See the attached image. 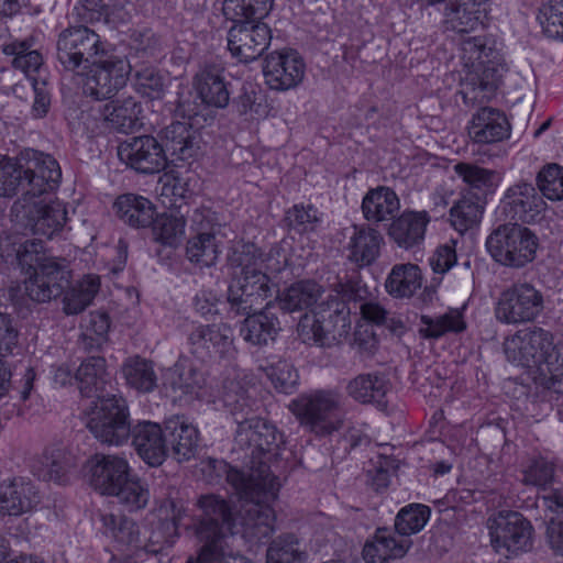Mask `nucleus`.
<instances>
[{
  "instance_id": "1",
  "label": "nucleus",
  "mask_w": 563,
  "mask_h": 563,
  "mask_svg": "<svg viewBox=\"0 0 563 563\" xmlns=\"http://www.w3.org/2000/svg\"><path fill=\"white\" fill-rule=\"evenodd\" d=\"M234 441L240 449L247 451L250 462L245 471L229 467L227 481L242 503L239 517L243 533L262 541L274 531L272 503L276 500L282 484L272 467L280 456L284 435L274 424L252 417L239 422Z\"/></svg>"
},
{
  "instance_id": "2",
  "label": "nucleus",
  "mask_w": 563,
  "mask_h": 563,
  "mask_svg": "<svg viewBox=\"0 0 563 563\" xmlns=\"http://www.w3.org/2000/svg\"><path fill=\"white\" fill-rule=\"evenodd\" d=\"M164 145L154 136L132 137L121 143L118 156L122 163L143 174L159 173L166 167L167 156L175 165L194 159L200 150V134L187 122H173L163 131Z\"/></svg>"
},
{
  "instance_id": "3",
  "label": "nucleus",
  "mask_w": 563,
  "mask_h": 563,
  "mask_svg": "<svg viewBox=\"0 0 563 563\" xmlns=\"http://www.w3.org/2000/svg\"><path fill=\"white\" fill-rule=\"evenodd\" d=\"M460 49L463 65L468 69L461 91L464 102L473 106L488 102L505 70L495 38L487 34L465 36Z\"/></svg>"
},
{
  "instance_id": "4",
  "label": "nucleus",
  "mask_w": 563,
  "mask_h": 563,
  "mask_svg": "<svg viewBox=\"0 0 563 563\" xmlns=\"http://www.w3.org/2000/svg\"><path fill=\"white\" fill-rule=\"evenodd\" d=\"M504 352L511 363L537 367L548 388L563 393V346L554 343L550 331L541 327L518 330L505 340Z\"/></svg>"
},
{
  "instance_id": "5",
  "label": "nucleus",
  "mask_w": 563,
  "mask_h": 563,
  "mask_svg": "<svg viewBox=\"0 0 563 563\" xmlns=\"http://www.w3.org/2000/svg\"><path fill=\"white\" fill-rule=\"evenodd\" d=\"M260 262L254 243L239 244L228 255V266L232 271L228 302L236 316L256 310L257 306L273 296L274 287L268 275L256 267Z\"/></svg>"
},
{
  "instance_id": "6",
  "label": "nucleus",
  "mask_w": 563,
  "mask_h": 563,
  "mask_svg": "<svg viewBox=\"0 0 563 563\" xmlns=\"http://www.w3.org/2000/svg\"><path fill=\"white\" fill-rule=\"evenodd\" d=\"M22 266L34 267L33 274L24 282L25 295L34 302H48L63 295L69 286L71 273L64 258L47 256L43 241L26 240L18 251Z\"/></svg>"
},
{
  "instance_id": "7",
  "label": "nucleus",
  "mask_w": 563,
  "mask_h": 563,
  "mask_svg": "<svg viewBox=\"0 0 563 563\" xmlns=\"http://www.w3.org/2000/svg\"><path fill=\"white\" fill-rule=\"evenodd\" d=\"M340 290L313 310L312 318L305 316L299 323L302 341L320 347H330L340 343L351 330L350 308L346 299H352L353 286L340 284Z\"/></svg>"
},
{
  "instance_id": "8",
  "label": "nucleus",
  "mask_w": 563,
  "mask_h": 563,
  "mask_svg": "<svg viewBox=\"0 0 563 563\" xmlns=\"http://www.w3.org/2000/svg\"><path fill=\"white\" fill-rule=\"evenodd\" d=\"M341 397L331 390H316L291 400L289 410L300 426L317 437L330 435L342 429L344 416Z\"/></svg>"
},
{
  "instance_id": "9",
  "label": "nucleus",
  "mask_w": 563,
  "mask_h": 563,
  "mask_svg": "<svg viewBox=\"0 0 563 563\" xmlns=\"http://www.w3.org/2000/svg\"><path fill=\"white\" fill-rule=\"evenodd\" d=\"M485 245L495 262L521 268L536 258L539 239L527 227L506 223L498 225L487 236Z\"/></svg>"
},
{
  "instance_id": "10",
  "label": "nucleus",
  "mask_w": 563,
  "mask_h": 563,
  "mask_svg": "<svg viewBox=\"0 0 563 563\" xmlns=\"http://www.w3.org/2000/svg\"><path fill=\"white\" fill-rule=\"evenodd\" d=\"M86 413L88 430L101 443L118 446L131 435L129 408L122 397L112 395L92 401Z\"/></svg>"
},
{
  "instance_id": "11",
  "label": "nucleus",
  "mask_w": 563,
  "mask_h": 563,
  "mask_svg": "<svg viewBox=\"0 0 563 563\" xmlns=\"http://www.w3.org/2000/svg\"><path fill=\"white\" fill-rule=\"evenodd\" d=\"M544 310L541 290L527 282L515 283L504 289L495 305L497 321L507 325H519L536 321Z\"/></svg>"
},
{
  "instance_id": "12",
  "label": "nucleus",
  "mask_w": 563,
  "mask_h": 563,
  "mask_svg": "<svg viewBox=\"0 0 563 563\" xmlns=\"http://www.w3.org/2000/svg\"><path fill=\"white\" fill-rule=\"evenodd\" d=\"M104 52L100 36L87 26H70L57 40V60L66 71L84 74Z\"/></svg>"
},
{
  "instance_id": "13",
  "label": "nucleus",
  "mask_w": 563,
  "mask_h": 563,
  "mask_svg": "<svg viewBox=\"0 0 563 563\" xmlns=\"http://www.w3.org/2000/svg\"><path fill=\"white\" fill-rule=\"evenodd\" d=\"M493 548L506 556L518 555L532 548L533 527L520 512L503 510L488 519Z\"/></svg>"
},
{
  "instance_id": "14",
  "label": "nucleus",
  "mask_w": 563,
  "mask_h": 563,
  "mask_svg": "<svg viewBox=\"0 0 563 563\" xmlns=\"http://www.w3.org/2000/svg\"><path fill=\"white\" fill-rule=\"evenodd\" d=\"M88 69L84 81L85 95L95 100H107L126 85L131 65L125 57L104 51Z\"/></svg>"
},
{
  "instance_id": "15",
  "label": "nucleus",
  "mask_w": 563,
  "mask_h": 563,
  "mask_svg": "<svg viewBox=\"0 0 563 563\" xmlns=\"http://www.w3.org/2000/svg\"><path fill=\"white\" fill-rule=\"evenodd\" d=\"M20 164L25 196L37 197L57 188L62 170L53 156L31 150L20 156Z\"/></svg>"
},
{
  "instance_id": "16",
  "label": "nucleus",
  "mask_w": 563,
  "mask_h": 563,
  "mask_svg": "<svg viewBox=\"0 0 563 563\" xmlns=\"http://www.w3.org/2000/svg\"><path fill=\"white\" fill-rule=\"evenodd\" d=\"M228 33V48L241 63L257 59L269 46V27L260 21H233Z\"/></svg>"
},
{
  "instance_id": "17",
  "label": "nucleus",
  "mask_w": 563,
  "mask_h": 563,
  "mask_svg": "<svg viewBox=\"0 0 563 563\" xmlns=\"http://www.w3.org/2000/svg\"><path fill=\"white\" fill-rule=\"evenodd\" d=\"M306 64L295 49L274 51L263 59L266 85L277 91L296 88L303 79Z\"/></svg>"
},
{
  "instance_id": "18",
  "label": "nucleus",
  "mask_w": 563,
  "mask_h": 563,
  "mask_svg": "<svg viewBox=\"0 0 563 563\" xmlns=\"http://www.w3.org/2000/svg\"><path fill=\"white\" fill-rule=\"evenodd\" d=\"M187 342L189 352L205 362L233 351V332L225 323L198 324L189 332Z\"/></svg>"
},
{
  "instance_id": "19",
  "label": "nucleus",
  "mask_w": 563,
  "mask_h": 563,
  "mask_svg": "<svg viewBox=\"0 0 563 563\" xmlns=\"http://www.w3.org/2000/svg\"><path fill=\"white\" fill-rule=\"evenodd\" d=\"M205 385L203 373L187 360H179L163 375V388L174 402H192L202 396Z\"/></svg>"
},
{
  "instance_id": "20",
  "label": "nucleus",
  "mask_w": 563,
  "mask_h": 563,
  "mask_svg": "<svg viewBox=\"0 0 563 563\" xmlns=\"http://www.w3.org/2000/svg\"><path fill=\"white\" fill-rule=\"evenodd\" d=\"M201 510L199 519L194 523L198 540L225 537L232 533L234 519L228 501L216 495H203L197 501Z\"/></svg>"
},
{
  "instance_id": "21",
  "label": "nucleus",
  "mask_w": 563,
  "mask_h": 563,
  "mask_svg": "<svg viewBox=\"0 0 563 563\" xmlns=\"http://www.w3.org/2000/svg\"><path fill=\"white\" fill-rule=\"evenodd\" d=\"M501 205L511 220L526 223L536 221L547 206L533 184L523 180L506 190Z\"/></svg>"
},
{
  "instance_id": "22",
  "label": "nucleus",
  "mask_w": 563,
  "mask_h": 563,
  "mask_svg": "<svg viewBox=\"0 0 563 563\" xmlns=\"http://www.w3.org/2000/svg\"><path fill=\"white\" fill-rule=\"evenodd\" d=\"M91 486L102 495H113L130 475L128 461L114 454H95L87 462Z\"/></svg>"
},
{
  "instance_id": "23",
  "label": "nucleus",
  "mask_w": 563,
  "mask_h": 563,
  "mask_svg": "<svg viewBox=\"0 0 563 563\" xmlns=\"http://www.w3.org/2000/svg\"><path fill=\"white\" fill-rule=\"evenodd\" d=\"M38 503V492L30 478L14 476L0 483V515L18 517Z\"/></svg>"
},
{
  "instance_id": "24",
  "label": "nucleus",
  "mask_w": 563,
  "mask_h": 563,
  "mask_svg": "<svg viewBox=\"0 0 563 563\" xmlns=\"http://www.w3.org/2000/svg\"><path fill=\"white\" fill-rule=\"evenodd\" d=\"M23 205L26 217V227L36 235L52 239L57 235L67 221V211L60 201L49 203L43 200L26 202Z\"/></svg>"
},
{
  "instance_id": "25",
  "label": "nucleus",
  "mask_w": 563,
  "mask_h": 563,
  "mask_svg": "<svg viewBox=\"0 0 563 563\" xmlns=\"http://www.w3.org/2000/svg\"><path fill=\"white\" fill-rule=\"evenodd\" d=\"M468 135L474 143L494 144L510 136L511 125L506 114L493 107H482L468 123Z\"/></svg>"
},
{
  "instance_id": "26",
  "label": "nucleus",
  "mask_w": 563,
  "mask_h": 563,
  "mask_svg": "<svg viewBox=\"0 0 563 563\" xmlns=\"http://www.w3.org/2000/svg\"><path fill=\"white\" fill-rule=\"evenodd\" d=\"M430 221L431 217L426 210H405L393 219L387 235L398 247L412 250L423 243Z\"/></svg>"
},
{
  "instance_id": "27",
  "label": "nucleus",
  "mask_w": 563,
  "mask_h": 563,
  "mask_svg": "<svg viewBox=\"0 0 563 563\" xmlns=\"http://www.w3.org/2000/svg\"><path fill=\"white\" fill-rule=\"evenodd\" d=\"M391 383L386 374L380 372L362 373L346 384L349 397L363 405H375L384 410L387 408V394Z\"/></svg>"
},
{
  "instance_id": "28",
  "label": "nucleus",
  "mask_w": 563,
  "mask_h": 563,
  "mask_svg": "<svg viewBox=\"0 0 563 563\" xmlns=\"http://www.w3.org/2000/svg\"><path fill=\"white\" fill-rule=\"evenodd\" d=\"M488 11V0H449L444 9V25L457 33H468L483 23Z\"/></svg>"
},
{
  "instance_id": "29",
  "label": "nucleus",
  "mask_w": 563,
  "mask_h": 563,
  "mask_svg": "<svg viewBox=\"0 0 563 563\" xmlns=\"http://www.w3.org/2000/svg\"><path fill=\"white\" fill-rule=\"evenodd\" d=\"M132 444L140 457L151 466H159L167 456L163 430L158 423L139 422L131 429Z\"/></svg>"
},
{
  "instance_id": "30",
  "label": "nucleus",
  "mask_w": 563,
  "mask_h": 563,
  "mask_svg": "<svg viewBox=\"0 0 563 563\" xmlns=\"http://www.w3.org/2000/svg\"><path fill=\"white\" fill-rule=\"evenodd\" d=\"M223 70L216 65H207L194 77V87L201 102L208 107L223 109L229 104L230 91Z\"/></svg>"
},
{
  "instance_id": "31",
  "label": "nucleus",
  "mask_w": 563,
  "mask_h": 563,
  "mask_svg": "<svg viewBox=\"0 0 563 563\" xmlns=\"http://www.w3.org/2000/svg\"><path fill=\"white\" fill-rule=\"evenodd\" d=\"M384 245L382 233L367 225H353L345 245L347 258L358 266L373 264L380 254Z\"/></svg>"
},
{
  "instance_id": "32",
  "label": "nucleus",
  "mask_w": 563,
  "mask_h": 563,
  "mask_svg": "<svg viewBox=\"0 0 563 563\" xmlns=\"http://www.w3.org/2000/svg\"><path fill=\"white\" fill-rule=\"evenodd\" d=\"M165 430L170 437L173 453L181 461L190 460L198 446L199 432L185 416H173L165 420Z\"/></svg>"
},
{
  "instance_id": "33",
  "label": "nucleus",
  "mask_w": 563,
  "mask_h": 563,
  "mask_svg": "<svg viewBox=\"0 0 563 563\" xmlns=\"http://www.w3.org/2000/svg\"><path fill=\"white\" fill-rule=\"evenodd\" d=\"M410 544L406 538L396 537L387 529H378L373 540L365 543L363 558L367 563H384L404 556Z\"/></svg>"
},
{
  "instance_id": "34",
  "label": "nucleus",
  "mask_w": 563,
  "mask_h": 563,
  "mask_svg": "<svg viewBox=\"0 0 563 563\" xmlns=\"http://www.w3.org/2000/svg\"><path fill=\"white\" fill-rule=\"evenodd\" d=\"M75 382L84 397L102 399L100 394L108 382L107 362L102 356L85 358L75 372Z\"/></svg>"
},
{
  "instance_id": "35",
  "label": "nucleus",
  "mask_w": 563,
  "mask_h": 563,
  "mask_svg": "<svg viewBox=\"0 0 563 563\" xmlns=\"http://www.w3.org/2000/svg\"><path fill=\"white\" fill-rule=\"evenodd\" d=\"M466 329V322L462 310L448 309L443 314H421L418 334L424 340H439L449 333H461Z\"/></svg>"
},
{
  "instance_id": "36",
  "label": "nucleus",
  "mask_w": 563,
  "mask_h": 563,
  "mask_svg": "<svg viewBox=\"0 0 563 563\" xmlns=\"http://www.w3.org/2000/svg\"><path fill=\"white\" fill-rule=\"evenodd\" d=\"M113 208L117 216L132 228H146L153 223L155 207L143 196L121 195L117 198Z\"/></svg>"
},
{
  "instance_id": "37",
  "label": "nucleus",
  "mask_w": 563,
  "mask_h": 563,
  "mask_svg": "<svg viewBox=\"0 0 563 563\" xmlns=\"http://www.w3.org/2000/svg\"><path fill=\"white\" fill-rule=\"evenodd\" d=\"M245 314L246 318L240 332L246 342L253 345H266L269 341L275 340L279 330V321L274 313L265 308L264 310L257 311L256 309Z\"/></svg>"
},
{
  "instance_id": "38",
  "label": "nucleus",
  "mask_w": 563,
  "mask_h": 563,
  "mask_svg": "<svg viewBox=\"0 0 563 563\" xmlns=\"http://www.w3.org/2000/svg\"><path fill=\"white\" fill-rule=\"evenodd\" d=\"M399 208L398 196L393 189L385 186L368 190L362 201L364 218L375 223L394 219V214Z\"/></svg>"
},
{
  "instance_id": "39",
  "label": "nucleus",
  "mask_w": 563,
  "mask_h": 563,
  "mask_svg": "<svg viewBox=\"0 0 563 563\" xmlns=\"http://www.w3.org/2000/svg\"><path fill=\"white\" fill-rule=\"evenodd\" d=\"M186 515L181 500L163 498L155 501V506L147 515V522L161 533L163 540L174 536Z\"/></svg>"
},
{
  "instance_id": "40",
  "label": "nucleus",
  "mask_w": 563,
  "mask_h": 563,
  "mask_svg": "<svg viewBox=\"0 0 563 563\" xmlns=\"http://www.w3.org/2000/svg\"><path fill=\"white\" fill-rule=\"evenodd\" d=\"M422 273L418 265L401 263L393 266L385 288L394 298H410L422 286Z\"/></svg>"
},
{
  "instance_id": "41",
  "label": "nucleus",
  "mask_w": 563,
  "mask_h": 563,
  "mask_svg": "<svg viewBox=\"0 0 563 563\" xmlns=\"http://www.w3.org/2000/svg\"><path fill=\"white\" fill-rule=\"evenodd\" d=\"M453 170L467 186L468 195L475 191L473 198L478 196L482 199L483 196L493 192L500 183V176L496 170L472 163H457L453 166Z\"/></svg>"
},
{
  "instance_id": "42",
  "label": "nucleus",
  "mask_w": 563,
  "mask_h": 563,
  "mask_svg": "<svg viewBox=\"0 0 563 563\" xmlns=\"http://www.w3.org/2000/svg\"><path fill=\"white\" fill-rule=\"evenodd\" d=\"M141 104L132 97L104 104L101 115L108 125L122 133L132 132L139 122Z\"/></svg>"
},
{
  "instance_id": "43",
  "label": "nucleus",
  "mask_w": 563,
  "mask_h": 563,
  "mask_svg": "<svg viewBox=\"0 0 563 563\" xmlns=\"http://www.w3.org/2000/svg\"><path fill=\"white\" fill-rule=\"evenodd\" d=\"M126 385L139 393H152L157 386L153 363L140 356L128 358L122 365Z\"/></svg>"
},
{
  "instance_id": "44",
  "label": "nucleus",
  "mask_w": 563,
  "mask_h": 563,
  "mask_svg": "<svg viewBox=\"0 0 563 563\" xmlns=\"http://www.w3.org/2000/svg\"><path fill=\"white\" fill-rule=\"evenodd\" d=\"M100 287V278L96 275L85 276L77 285L64 290L63 310L66 314H78L92 301Z\"/></svg>"
},
{
  "instance_id": "45",
  "label": "nucleus",
  "mask_w": 563,
  "mask_h": 563,
  "mask_svg": "<svg viewBox=\"0 0 563 563\" xmlns=\"http://www.w3.org/2000/svg\"><path fill=\"white\" fill-rule=\"evenodd\" d=\"M483 212L482 199L478 196L473 198L468 194H464L450 209L451 225L463 234L481 222Z\"/></svg>"
},
{
  "instance_id": "46",
  "label": "nucleus",
  "mask_w": 563,
  "mask_h": 563,
  "mask_svg": "<svg viewBox=\"0 0 563 563\" xmlns=\"http://www.w3.org/2000/svg\"><path fill=\"white\" fill-rule=\"evenodd\" d=\"M239 424L240 421L251 419L253 413L254 400L247 395V391L239 382L227 380L223 384L219 399Z\"/></svg>"
},
{
  "instance_id": "47",
  "label": "nucleus",
  "mask_w": 563,
  "mask_h": 563,
  "mask_svg": "<svg viewBox=\"0 0 563 563\" xmlns=\"http://www.w3.org/2000/svg\"><path fill=\"white\" fill-rule=\"evenodd\" d=\"M2 51L4 54L13 56L12 67L24 73L30 84H32V79H36L33 74L41 70L44 62L37 49H31L30 43L14 41L3 45Z\"/></svg>"
},
{
  "instance_id": "48",
  "label": "nucleus",
  "mask_w": 563,
  "mask_h": 563,
  "mask_svg": "<svg viewBox=\"0 0 563 563\" xmlns=\"http://www.w3.org/2000/svg\"><path fill=\"white\" fill-rule=\"evenodd\" d=\"M70 456L65 449L59 446L47 448L35 466V474L44 479L62 483L68 467Z\"/></svg>"
},
{
  "instance_id": "49",
  "label": "nucleus",
  "mask_w": 563,
  "mask_h": 563,
  "mask_svg": "<svg viewBox=\"0 0 563 563\" xmlns=\"http://www.w3.org/2000/svg\"><path fill=\"white\" fill-rule=\"evenodd\" d=\"M321 296V287L314 282H299L287 288L280 296L282 309L294 312L309 308Z\"/></svg>"
},
{
  "instance_id": "50",
  "label": "nucleus",
  "mask_w": 563,
  "mask_h": 563,
  "mask_svg": "<svg viewBox=\"0 0 563 563\" xmlns=\"http://www.w3.org/2000/svg\"><path fill=\"white\" fill-rule=\"evenodd\" d=\"M186 254L190 262L198 265L206 267L214 265L220 254L214 232H199L188 240Z\"/></svg>"
},
{
  "instance_id": "51",
  "label": "nucleus",
  "mask_w": 563,
  "mask_h": 563,
  "mask_svg": "<svg viewBox=\"0 0 563 563\" xmlns=\"http://www.w3.org/2000/svg\"><path fill=\"white\" fill-rule=\"evenodd\" d=\"M274 0H224L223 13L231 21H260L273 8Z\"/></svg>"
},
{
  "instance_id": "52",
  "label": "nucleus",
  "mask_w": 563,
  "mask_h": 563,
  "mask_svg": "<svg viewBox=\"0 0 563 563\" xmlns=\"http://www.w3.org/2000/svg\"><path fill=\"white\" fill-rule=\"evenodd\" d=\"M431 510L422 504H410L400 509L395 519V529L401 537L418 533L427 525Z\"/></svg>"
},
{
  "instance_id": "53",
  "label": "nucleus",
  "mask_w": 563,
  "mask_h": 563,
  "mask_svg": "<svg viewBox=\"0 0 563 563\" xmlns=\"http://www.w3.org/2000/svg\"><path fill=\"white\" fill-rule=\"evenodd\" d=\"M101 522L104 533L113 538L118 543L125 545H136L139 542L140 530L136 522L123 516L113 514H102Z\"/></svg>"
},
{
  "instance_id": "54",
  "label": "nucleus",
  "mask_w": 563,
  "mask_h": 563,
  "mask_svg": "<svg viewBox=\"0 0 563 563\" xmlns=\"http://www.w3.org/2000/svg\"><path fill=\"white\" fill-rule=\"evenodd\" d=\"M303 560L305 553L294 534H283L274 539L266 553L267 563H301Z\"/></svg>"
},
{
  "instance_id": "55",
  "label": "nucleus",
  "mask_w": 563,
  "mask_h": 563,
  "mask_svg": "<svg viewBox=\"0 0 563 563\" xmlns=\"http://www.w3.org/2000/svg\"><path fill=\"white\" fill-rule=\"evenodd\" d=\"M112 496H115L129 511H135L146 507L150 490L141 479L129 475Z\"/></svg>"
},
{
  "instance_id": "56",
  "label": "nucleus",
  "mask_w": 563,
  "mask_h": 563,
  "mask_svg": "<svg viewBox=\"0 0 563 563\" xmlns=\"http://www.w3.org/2000/svg\"><path fill=\"white\" fill-rule=\"evenodd\" d=\"M155 240L165 245H176L185 233L186 221L181 216L163 213L153 220Z\"/></svg>"
},
{
  "instance_id": "57",
  "label": "nucleus",
  "mask_w": 563,
  "mask_h": 563,
  "mask_svg": "<svg viewBox=\"0 0 563 563\" xmlns=\"http://www.w3.org/2000/svg\"><path fill=\"white\" fill-rule=\"evenodd\" d=\"M555 466L552 462L539 457L532 460L522 471V483L545 493L554 482Z\"/></svg>"
},
{
  "instance_id": "58",
  "label": "nucleus",
  "mask_w": 563,
  "mask_h": 563,
  "mask_svg": "<svg viewBox=\"0 0 563 563\" xmlns=\"http://www.w3.org/2000/svg\"><path fill=\"white\" fill-rule=\"evenodd\" d=\"M168 79L157 69L146 67L135 74L136 90L152 100L161 99L164 96Z\"/></svg>"
},
{
  "instance_id": "59",
  "label": "nucleus",
  "mask_w": 563,
  "mask_h": 563,
  "mask_svg": "<svg viewBox=\"0 0 563 563\" xmlns=\"http://www.w3.org/2000/svg\"><path fill=\"white\" fill-rule=\"evenodd\" d=\"M537 184L542 198L558 201L563 199V167L550 164L542 168L537 176Z\"/></svg>"
},
{
  "instance_id": "60",
  "label": "nucleus",
  "mask_w": 563,
  "mask_h": 563,
  "mask_svg": "<svg viewBox=\"0 0 563 563\" xmlns=\"http://www.w3.org/2000/svg\"><path fill=\"white\" fill-rule=\"evenodd\" d=\"M274 387L284 394H291L298 382V374L287 361L279 360L264 368Z\"/></svg>"
},
{
  "instance_id": "61",
  "label": "nucleus",
  "mask_w": 563,
  "mask_h": 563,
  "mask_svg": "<svg viewBox=\"0 0 563 563\" xmlns=\"http://www.w3.org/2000/svg\"><path fill=\"white\" fill-rule=\"evenodd\" d=\"M538 20L548 37L563 40V3H543Z\"/></svg>"
},
{
  "instance_id": "62",
  "label": "nucleus",
  "mask_w": 563,
  "mask_h": 563,
  "mask_svg": "<svg viewBox=\"0 0 563 563\" xmlns=\"http://www.w3.org/2000/svg\"><path fill=\"white\" fill-rule=\"evenodd\" d=\"M288 225L298 232L314 231L320 223L318 209L312 205H294L286 211Z\"/></svg>"
},
{
  "instance_id": "63",
  "label": "nucleus",
  "mask_w": 563,
  "mask_h": 563,
  "mask_svg": "<svg viewBox=\"0 0 563 563\" xmlns=\"http://www.w3.org/2000/svg\"><path fill=\"white\" fill-rule=\"evenodd\" d=\"M20 157L0 159V197H11L22 190Z\"/></svg>"
},
{
  "instance_id": "64",
  "label": "nucleus",
  "mask_w": 563,
  "mask_h": 563,
  "mask_svg": "<svg viewBox=\"0 0 563 563\" xmlns=\"http://www.w3.org/2000/svg\"><path fill=\"white\" fill-rule=\"evenodd\" d=\"M110 329L109 316L104 312H91L84 332V341L89 349L100 347L107 341Z\"/></svg>"
}]
</instances>
